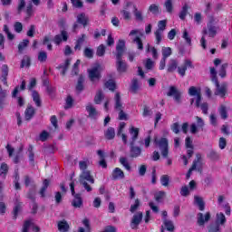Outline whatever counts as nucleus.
<instances>
[{
	"label": "nucleus",
	"mask_w": 232,
	"mask_h": 232,
	"mask_svg": "<svg viewBox=\"0 0 232 232\" xmlns=\"http://www.w3.org/2000/svg\"><path fill=\"white\" fill-rule=\"evenodd\" d=\"M125 50L126 41L119 40L116 44V70L119 73H126L128 72V63L122 60Z\"/></svg>",
	"instance_id": "1"
},
{
	"label": "nucleus",
	"mask_w": 232,
	"mask_h": 232,
	"mask_svg": "<svg viewBox=\"0 0 232 232\" xmlns=\"http://www.w3.org/2000/svg\"><path fill=\"white\" fill-rule=\"evenodd\" d=\"M217 24V20L212 18L208 24V29H204L202 34L203 36L201 37L200 40V44L203 48V50H206L207 45H206V35H208V37H215L217 35V27L215 26Z\"/></svg>",
	"instance_id": "2"
},
{
	"label": "nucleus",
	"mask_w": 232,
	"mask_h": 232,
	"mask_svg": "<svg viewBox=\"0 0 232 232\" xmlns=\"http://www.w3.org/2000/svg\"><path fill=\"white\" fill-rule=\"evenodd\" d=\"M79 182L83 186L86 191L90 192L92 191V187L88 185V182H90V184H95V179H93V176H92L90 170H83L80 175Z\"/></svg>",
	"instance_id": "3"
},
{
	"label": "nucleus",
	"mask_w": 232,
	"mask_h": 232,
	"mask_svg": "<svg viewBox=\"0 0 232 232\" xmlns=\"http://www.w3.org/2000/svg\"><path fill=\"white\" fill-rule=\"evenodd\" d=\"M188 95L192 97L190 99V104L196 102L197 108H200V102L202 101V91L198 87L191 86L188 89Z\"/></svg>",
	"instance_id": "4"
},
{
	"label": "nucleus",
	"mask_w": 232,
	"mask_h": 232,
	"mask_svg": "<svg viewBox=\"0 0 232 232\" xmlns=\"http://www.w3.org/2000/svg\"><path fill=\"white\" fill-rule=\"evenodd\" d=\"M144 34H142V31L136 29L132 30L129 34V37H130L133 44L137 45L138 50H144V45L142 44V40L140 37H142Z\"/></svg>",
	"instance_id": "5"
},
{
	"label": "nucleus",
	"mask_w": 232,
	"mask_h": 232,
	"mask_svg": "<svg viewBox=\"0 0 232 232\" xmlns=\"http://www.w3.org/2000/svg\"><path fill=\"white\" fill-rule=\"evenodd\" d=\"M115 101V110L119 112V119L120 121H126L127 115L124 113V104H122V102L121 101V94L117 92L114 97Z\"/></svg>",
	"instance_id": "6"
},
{
	"label": "nucleus",
	"mask_w": 232,
	"mask_h": 232,
	"mask_svg": "<svg viewBox=\"0 0 232 232\" xmlns=\"http://www.w3.org/2000/svg\"><path fill=\"white\" fill-rule=\"evenodd\" d=\"M101 72H102V66L99 63H95L92 69L88 70L90 80L92 82L99 81L101 79Z\"/></svg>",
	"instance_id": "7"
},
{
	"label": "nucleus",
	"mask_w": 232,
	"mask_h": 232,
	"mask_svg": "<svg viewBox=\"0 0 232 232\" xmlns=\"http://www.w3.org/2000/svg\"><path fill=\"white\" fill-rule=\"evenodd\" d=\"M155 144L160 150V153L164 159L168 158V139L161 138L160 140L155 139Z\"/></svg>",
	"instance_id": "8"
},
{
	"label": "nucleus",
	"mask_w": 232,
	"mask_h": 232,
	"mask_svg": "<svg viewBox=\"0 0 232 232\" xmlns=\"http://www.w3.org/2000/svg\"><path fill=\"white\" fill-rule=\"evenodd\" d=\"M166 20H160L158 23V29L154 33L155 37H156V44H160V41H162V35L164 34V31L166 30V24H167Z\"/></svg>",
	"instance_id": "9"
},
{
	"label": "nucleus",
	"mask_w": 232,
	"mask_h": 232,
	"mask_svg": "<svg viewBox=\"0 0 232 232\" xmlns=\"http://www.w3.org/2000/svg\"><path fill=\"white\" fill-rule=\"evenodd\" d=\"M142 212H137L133 215L130 220V227L131 229H137L140 222H142Z\"/></svg>",
	"instance_id": "10"
},
{
	"label": "nucleus",
	"mask_w": 232,
	"mask_h": 232,
	"mask_svg": "<svg viewBox=\"0 0 232 232\" xmlns=\"http://www.w3.org/2000/svg\"><path fill=\"white\" fill-rule=\"evenodd\" d=\"M188 68H193V63H191V60L186 59L183 64L178 67V72L180 77H184L186 75V70H188Z\"/></svg>",
	"instance_id": "11"
},
{
	"label": "nucleus",
	"mask_w": 232,
	"mask_h": 232,
	"mask_svg": "<svg viewBox=\"0 0 232 232\" xmlns=\"http://www.w3.org/2000/svg\"><path fill=\"white\" fill-rule=\"evenodd\" d=\"M139 128H135L133 126H130L129 128V133H130V146H135V142L137 141V139H139Z\"/></svg>",
	"instance_id": "12"
},
{
	"label": "nucleus",
	"mask_w": 232,
	"mask_h": 232,
	"mask_svg": "<svg viewBox=\"0 0 232 232\" xmlns=\"http://www.w3.org/2000/svg\"><path fill=\"white\" fill-rule=\"evenodd\" d=\"M167 95L169 97H173L174 101L179 104L182 92H180V91H178L176 87L172 86V87H169V90Z\"/></svg>",
	"instance_id": "13"
},
{
	"label": "nucleus",
	"mask_w": 232,
	"mask_h": 232,
	"mask_svg": "<svg viewBox=\"0 0 232 232\" xmlns=\"http://www.w3.org/2000/svg\"><path fill=\"white\" fill-rule=\"evenodd\" d=\"M32 230L33 232H39V227L34 225L32 220H27L24 222L23 227V232H30Z\"/></svg>",
	"instance_id": "14"
},
{
	"label": "nucleus",
	"mask_w": 232,
	"mask_h": 232,
	"mask_svg": "<svg viewBox=\"0 0 232 232\" xmlns=\"http://www.w3.org/2000/svg\"><path fill=\"white\" fill-rule=\"evenodd\" d=\"M211 218V214L209 212H207L205 215L202 213L198 214V226H204L206 222H209V219Z\"/></svg>",
	"instance_id": "15"
},
{
	"label": "nucleus",
	"mask_w": 232,
	"mask_h": 232,
	"mask_svg": "<svg viewBox=\"0 0 232 232\" xmlns=\"http://www.w3.org/2000/svg\"><path fill=\"white\" fill-rule=\"evenodd\" d=\"M86 111L88 112L91 119H97V117H99V111H97V109H95L92 103L87 104Z\"/></svg>",
	"instance_id": "16"
},
{
	"label": "nucleus",
	"mask_w": 232,
	"mask_h": 232,
	"mask_svg": "<svg viewBox=\"0 0 232 232\" xmlns=\"http://www.w3.org/2000/svg\"><path fill=\"white\" fill-rule=\"evenodd\" d=\"M217 87L216 95H220V97H224L226 95V90L227 85L226 83L218 84V81L214 82Z\"/></svg>",
	"instance_id": "17"
},
{
	"label": "nucleus",
	"mask_w": 232,
	"mask_h": 232,
	"mask_svg": "<svg viewBox=\"0 0 232 232\" xmlns=\"http://www.w3.org/2000/svg\"><path fill=\"white\" fill-rule=\"evenodd\" d=\"M227 221V219H226V215H224V213L218 212L216 214V219H215L216 224H218L222 227L226 225Z\"/></svg>",
	"instance_id": "18"
},
{
	"label": "nucleus",
	"mask_w": 232,
	"mask_h": 232,
	"mask_svg": "<svg viewBox=\"0 0 232 232\" xmlns=\"http://www.w3.org/2000/svg\"><path fill=\"white\" fill-rule=\"evenodd\" d=\"M63 41H68V33L62 31L60 34L54 36L55 44H61Z\"/></svg>",
	"instance_id": "19"
},
{
	"label": "nucleus",
	"mask_w": 232,
	"mask_h": 232,
	"mask_svg": "<svg viewBox=\"0 0 232 232\" xmlns=\"http://www.w3.org/2000/svg\"><path fill=\"white\" fill-rule=\"evenodd\" d=\"M124 128H126V123L121 122L119 130H118V136L121 137V140H122L123 144H128V136L126 134L122 133V130H124Z\"/></svg>",
	"instance_id": "20"
},
{
	"label": "nucleus",
	"mask_w": 232,
	"mask_h": 232,
	"mask_svg": "<svg viewBox=\"0 0 232 232\" xmlns=\"http://www.w3.org/2000/svg\"><path fill=\"white\" fill-rule=\"evenodd\" d=\"M194 204L198 206L199 211H204V208H206V204L204 203V199L202 198H200L199 196H195Z\"/></svg>",
	"instance_id": "21"
},
{
	"label": "nucleus",
	"mask_w": 232,
	"mask_h": 232,
	"mask_svg": "<svg viewBox=\"0 0 232 232\" xmlns=\"http://www.w3.org/2000/svg\"><path fill=\"white\" fill-rule=\"evenodd\" d=\"M124 178V171H122V169H121L120 168H116L114 169V170L112 171V179L114 180H121V179Z\"/></svg>",
	"instance_id": "22"
},
{
	"label": "nucleus",
	"mask_w": 232,
	"mask_h": 232,
	"mask_svg": "<svg viewBox=\"0 0 232 232\" xmlns=\"http://www.w3.org/2000/svg\"><path fill=\"white\" fill-rule=\"evenodd\" d=\"M25 121H30L34 115H35V109L32 106H28L25 110Z\"/></svg>",
	"instance_id": "23"
},
{
	"label": "nucleus",
	"mask_w": 232,
	"mask_h": 232,
	"mask_svg": "<svg viewBox=\"0 0 232 232\" xmlns=\"http://www.w3.org/2000/svg\"><path fill=\"white\" fill-rule=\"evenodd\" d=\"M6 77H8V65L5 64L2 66V78L1 81L6 86Z\"/></svg>",
	"instance_id": "24"
},
{
	"label": "nucleus",
	"mask_w": 232,
	"mask_h": 232,
	"mask_svg": "<svg viewBox=\"0 0 232 232\" xmlns=\"http://www.w3.org/2000/svg\"><path fill=\"white\" fill-rule=\"evenodd\" d=\"M71 60L67 59L65 60L63 64H61L58 66V69H60L61 75H64L66 73V71L68 70V67L70 66Z\"/></svg>",
	"instance_id": "25"
},
{
	"label": "nucleus",
	"mask_w": 232,
	"mask_h": 232,
	"mask_svg": "<svg viewBox=\"0 0 232 232\" xmlns=\"http://www.w3.org/2000/svg\"><path fill=\"white\" fill-rule=\"evenodd\" d=\"M208 232H220V231H222V227L220 225H218V223L214 222L208 227Z\"/></svg>",
	"instance_id": "26"
},
{
	"label": "nucleus",
	"mask_w": 232,
	"mask_h": 232,
	"mask_svg": "<svg viewBox=\"0 0 232 232\" xmlns=\"http://www.w3.org/2000/svg\"><path fill=\"white\" fill-rule=\"evenodd\" d=\"M77 23H79L80 24H82L83 26H86L88 24V16H86L85 14H78Z\"/></svg>",
	"instance_id": "27"
},
{
	"label": "nucleus",
	"mask_w": 232,
	"mask_h": 232,
	"mask_svg": "<svg viewBox=\"0 0 232 232\" xmlns=\"http://www.w3.org/2000/svg\"><path fill=\"white\" fill-rule=\"evenodd\" d=\"M32 98L33 101L34 102V104H36V106L39 108L41 107V97L39 96V92L33 91L32 92Z\"/></svg>",
	"instance_id": "28"
},
{
	"label": "nucleus",
	"mask_w": 232,
	"mask_h": 232,
	"mask_svg": "<svg viewBox=\"0 0 232 232\" xmlns=\"http://www.w3.org/2000/svg\"><path fill=\"white\" fill-rule=\"evenodd\" d=\"M72 206L73 208H81V206H82V198H81V195L77 194L74 196Z\"/></svg>",
	"instance_id": "29"
},
{
	"label": "nucleus",
	"mask_w": 232,
	"mask_h": 232,
	"mask_svg": "<svg viewBox=\"0 0 232 232\" xmlns=\"http://www.w3.org/2000/svg\"><path fill=\"white\" fill-rule=\"evenodd\" d=\"M141 153L140 148L135 147L134 145L130 146V157L137 158L140 157Z\"/></svg>",
	"instance_id": "30"
},
{
	"label": "nucleus",
	"mask_w": 232,
	"mask_h": 232,
	"mask_svg": "<svg viewBox=\"0 0 232 232\" xmlns=\"http://www.w3.org/2000/svg\"><path fill=\"white\" fill-rule=\"evenodd\" d=\"M58 229L60 232H66L70 229V225L66 221H60L58 223Z\"/></svg>",
	"instance_id": "31"
},
{
	"label": "nucleus",
	"mask_w": 232,
	"mask_h": 232,
	"mask_svg": "<svg viewBox=\"0 0 232 232\" xmlns=\"http://www.w3.org/2000/svg\"><path fill=\"white\" fill-rule=\"evenodd\" d=\"M177 66H179V63L176 62V60H169L168 64V72H175L177 70Z\"/></svg>",
	"instance_id": "32"
},
{
	"label": "nucleus",
	"mask_w": 232,
	"mask_h": 232,
	"mask_svg": "<svg viewBox=\"0 0 232 232\" xmlns=\"http://www.w3.org/2000/svg\"><path fill=\"white\" fill-rule=\"evenodd\" d=\"M105 137L108 139V140H111L112 139H115V129L114 128H109L105 131Z\"/></svg>",
	"instance_id": "33"
},
{
	"label": "nucleus",
	"mask_w": 232,
	"mask_h": 232,
	"mask_svg": "<svg viewBox=\"0 0 232 232\" xmlns=\"http://www.w3.org/2000/svg\"><path fill=\"white\" fill-rule=\"evenodd\" d=\"M163 223L167 231H170V232L175 231V226L173 225V221L169 219H164Z\"/></svg>",
	"instance_id": "34"
},
{
	"label": "nucleus",
	"mask_w": 232,
	"mask_h": 232,
	"mask_svg": "<svg viewBox=\"0 0 232 232\" xmlns=\"http://www.w3.org/2000/svg\"><path fill=\"white\" fill-rule=\"evenodd\" d=\"M218 113H219L221 119H223L224 121H226V119H227V109L226 108V106L221 105L218 109Z\"/></svg>",
	"instance_id": "35"
},
{
	"label": "nucleus",
	"mask_w": 232,
	"mask_h": 232,
	"mask_svg": "<svg viewBox=\"0 0 232 232\" xmlns=\"http://www.w3.org/2000/svg\"><path fill=\"white\" fill-rule=\"evenodd\" d=\"M182 39H184L185 43L188 44V46H191V36L186 29L183 30Z\"/></svg>",
	"instance_id": "36"
},
{
	"label": "nucleus",
	"mask_w": 232,
	"mask_h": 232,
	"mask_svg": "<svg viewBox=\"0 0 232 232\" xmlns=\"http://www.w3.org/2000/svg\"><path fill=\"white\" fill-rule=\"evenodd\" d=\"M8 173V165L6 163H2L0 166V177H6V174Z\"/></svg>",
	"instance_id": "37"
},
{
	"label": "nucleus",
	"mask_w": 232,
	"mask_h": 232,
	"mask_svg": "<svg viewBox=\"0 0 232 232\" xmlns=\"http://www.w3.org/2000/svg\"><path fill=\"white\" fill-rule=\"evenodd\" d=\"M102 99H104V94L102 93V91H98L94 97L95 104H101V102H102Z\"/></svg>",
	"instance_id": "38"
},
{
	"label": "nucleus",
	"mask_w": 232,
	"mask_h": 232,
	"mask_svg": "<svg viewBox=\"0 0 232 232\" xmlns=\"http://www.w3.org/2000/svg\"><path fill=\"white\" fill-rule=\"evenodd\" d=\"M120 163L122 164L123 168L127 169V171H131V166L126 158H120Z\"/></svg>",
	"instance_id": "39"
},
{
	"label": "nucleus",
	"mask_w": 232,
	"mask_h": 232,
	"mask_svg": "<svg viewBox=\"0 0 232 232\" xmlns=\"http://www.w3.org/2000/svg\"><path fill=\"white\" fill-rule=\"evenodd\" d=\"M161 53L163 55V59H167L172 53L171 47H162Z\"/></svg>",
	"instance_id": "40"
},
{
	"label": "nucleus",
	"mask_w": 232,
	"mask_h": 232,
	"mask_svg": "<svg viewBox=\"0 0 232 232\" xmlns=\"http://www.w3.org/2000/svg\"><path fill=\"white\" fill-rule=\"evenodd\" d=\"M70 108H73V98H72V96H67L65 99L64 109L70 110Z\"/></svg>",
	"instance_id": "41"
},
{
	"label": "nucleus",
	"mask_w": 232,
	"mask_h": 232,
	"mask_svg": "<svg viewBox=\"0 0 232 232\" xmlns=\"http://www.w3.org/2000/svg\"><path fill=\"white\" fill-rule=\"evenodd\" d=\"M164 7L169 14L173 12V2L171 0H165Z\"/></svg>",
	"instance_id": "42"
},
{
	"label": "nucleus",
	"mask_w": 232,
	"mask_h": 232,
	"mask_svg": "<svg viewBox=\"0 0 232 232\" xmlns=\"http://www.w3.org/2000/svg\"><path fill=\"white\" fill-rule=\"evenodd\" d=\"M134 16L137 21H144V16H142V11L137 9V6H134Z\"/></svg>",
	"instance_id": "43"
},
{
	"label": "nucleus",
	"mask_w": 232,
	"mask_h": 232,
	"mask_svg": "<svg viewBox=\"0 0 232 232\" xmlns=\"http://www.w3.org/2000/svg\"><path fill=\"white\" fill-rule=\"evenodd\" d=\"M48 59V53L44 51H41L38 53V61L40 63H46V60Z\"/></svg>",
	"instance_id": "44"
},
{
	"label": "nucleus",
	"mask_w": 232,
	"mask_h": 232,
	"mask_svg": "<svg viewBox=\"0 0 232 232\" xmlns=\"http://www.w3.org/2000/svg\"><path fill=\"white\" fill-rule=\"evenodd\" d=\"M48 186H50V181L48 179H44L42 189L40 190L41 197H44V193L46 192V189H48Z\"/></svg>",
	"instance_id": "45"
},
{
	"label": "nucleus",
	"mask_w": 232,
	"mask_h": 232,
	"mask_svg": "<svg viewBox=\"0 0 232 232\" xmlns=\"http://www.w3.org/2000/svg\"><path fill=\"white\" fill-rule=\"evenodd\" d=\"M208 157H209L211 160H218V159H220V154L216 150H210Z\"/></svg>",
	"instance_id": "46"
},
{
	"label": "nucleus",
	"mask_w": 232,
	"mask_h": 232,
	"mask_svg": "<svg viewBox=\"0 0 232 232\" xmlns=\"http://www.w3.org/2000/svg\"><path fill=\"white\" fill-rule=\"evenodd\" d=\"M104 53H106V46H104V44H101L97 48L96 55H98V57H102Z\"/></svg>",
	"instance_id": "47"
},
{
	"label": "nucleus",
	"mask_w": 232,
	"mask_h": 232,
	"mask_svg": "<svg viewBox=\"0 0 232 232\" xmlns=\"http://www.w3.org/2000/svg\"><path fill=\"white\" fill-rule=\"evenodd\" d=\"M121 14L125 21H130L131 19V13L130 10L125 8L121 12Z\"/></svg>",
	"instance_id": "48"
},
{
	"label": "nucleus",
	"mask_w": 232,
	"mask_h": 232,
	"mask_svg": "<svg viewBox=\"0 0 232 232\" xmlns=\"http://www.w3.org/2000/svg\"><path fill=\"white\" fill-rule=\"evenodd\" d=\"M139 88H140V83H139V80H132V83L130 86L131 92L135 93L139 90Z\"/></svg>",
	"instance_id": "49"
},
{
	"label": "nucleus",
	"mask_w": 232,
	"mask_h": 232,
	"mask_svg": "<svg viewBox=\"0 0 232 232\" xmlns=\"http://www.w3.org/2000/svg\"><path fill=\"white\" fill-rule=\"evenodd\" d=\"M148 12H150V14H154L156 15L159 14V5L157 4H151L149 6Z\"/></svg>",
	"instance_id": "50"
},
{
	"label": "nucleus",
	"mask_w": 232,
	"mask_h": 232,
	"mask_svg": "<svg viewBox=\"0 0 232 232\" xmlns=\"http://www.w3.org/2000/svg\"><path fill=\"white\" fill-rule=\"evenodd\" d=\"M160 182H161V185L164 186L165 188L169 186V176L168 175L161 176Z\"/></svg>",
	"instance_id": "51"
},
{
	"label": "nucleus",
	"mask_w": 232,
	"mask_h": 232,
	"mask_svg": "<svg viewBox=\"0 0 232 232\" xmlns=\"http://www.w3.org/2000/svg\"><path fill=\"white\" fill-rule=\"evenodd\" d=\"M147 52H151L153 59H159V53L155 47H151L148 44Z\"/></svg>",
	"instance_id": "52"
},
{
	"label": "nucleus",
	"mask_w": 232,
	"mask_h": 232,
	"mask_svg": "<svg viewBox=\"0 0 232 232\" xmlns=\"http://www.w3.org/2000/svg\"><path fill=\"white\" fill-rule=\"evenodd\" d=\"M105 88H108L109 90H111V92H113V90H115L116 85H115V82L113 80H109L106 83H105Z\"/></svg>",
	"instance_id": "53"
},
{
	"label": "nucleus",
	"mask_w": 232,
	"mask_h": 232,
	"mask_svg": "<svg viewBox=\"0 0 232 232\" xmlns=\"http://www.w3.org/2000/svg\"><path fill=\"white\" fill-rule=\"evenodd\" d=\"M190 191L191 190L189 189V188H188V186H183L180 189V195L181 197H188Z\"/></svg>",
	"instance_id": "54"
},
{
	"label": "nucleus",
	"mask_w": 232,
	"mask_h": 232,
	"mask_svg": "<svg viewBox=\"0 0 232 232\" xmlns=\"http://www.w3.org/2000/svg\"><path fill=\"white\" fill-rule=\"evenodd\" d=\"M30 44V41L28 40H24L22 43L19 44L18 45V52H23L26 46Z\"/></svg>",
	"instance_id": "55"
},
{
	"label": "nucleus",
	"mask_w": 232,
	"mask_h": 232,
	"mask_svg": "<svg viewBox=\"0 0 232 232\" xmlns=\"http://www.w3.org/2000/svg\"><path fill=\"white\" fill-rule=\"evenodd\" d=\"M186 15H188V6L184 5L179 13V19L184 21V19H186Z\"/></svg>",
	"instance_id": "56"
},
{
	"label": "nucleus",
	"mask_w": 232,
	"mask_h": 232,
	"mask_svg": "<svg viewBox=\"0 0 232 232\" xmlns=\"http://www.w3.org/2000/svg\"><path fill=\"white\" fill-rule=\"evenodd\" d=\"M30 66V57L24 56L22 60L21 68Z\"/></svg>",
	"instance_id": "57"
},
{
	"label": "nucleus",
	"mask_w": 232,
	"mask_h": 232,
	"mask_svg": "<svg viewBox=\"0 0 232 232\" xmlns=\"http://www.w3.org/2000/svg\"><path fill=\"white\" fill-rule=\"evenodd\" d=\"M154 197H155L156 202H160L162 198L166 197V192H164V191L157 192Z\"/></svg>",
	"instance_id": "58"
},
{
	"label": "nucleus",
	"mask_w": 232,
	"mask_h": 232,
	"mask_svg": "<svg viewBox=\"0 0 232 232\" xmlns=\"http://www.w3.org/2000/svg\"><path fill=\"white\" fill-rule=\"evenodd\" d=\"M227 69V63H223L219 70V75L224 79L226 77V70Z\"/></svg>",
	"instance_id": "59"
},
{
	"label": "nucleus",
	"mask_w": 232,
	"mask_h": 232,
	"mask_svg": "<svg viewBox=\"0 0 232 232\" xmlns=\"http://www.w3.org/2000/svg\"><path fill=\"white\" fill-rule=\"evenodd\" d=\"M209 119H210V124H212V126H218V119L217 118V115L210 114Z\"/></svg>",
	"instance_id": "60"
},
{
	"label": "nucleus",
	"mask_w": 232,
	"mask_h": 232,
	"mask_svg": "<svg viewBox=\"0 0 232 232\" xmlns=\"http://www.w3.org/2000/svg\"><path fill=\"white\" fill-rule=\"evenodd\" d=\"M210 75L212 82H217V69H215L214 67L210 68Z\"/></svg>",
	"instance_id": "61"
},
{
	"label": "nucleus",
	"mask_w": 232,
	"mask_h": 232,
	"mask_svg": "<svg viewBox=\"0 0 232 232\" xmlns=\"http://www.w3.org/2000/svg\"><path fill=\"white\" fill-rule=\"evenodd\" d=\"M155 66V62H153L151 59H147L145 67L147 70H151Z\"/></svg>",
	"instance_id": "62"
},
{
	"label": "nucleus",
	"mask_w": 232,
	"mask_h": 232,
	"mask_svg": "<svg viewBox=\"0 0 232 232\" xmlns=\"http://www.w3.org/2000/svg\"><path fill=\"white\" fill-rule=\"evenodd\" d=\"M14 189H21V185L19 184V174L15 173L14 175Z\"/></svg>",
	"instance_id": "63"
},
{
	"label": "nucleus",
	"mask_w": 232,
	"mask_h": 232,
	"mask_svg": "<svg viewBox=\"0 0 232 232\" xmlns=\"http://www.w3.org/2000/svg\"><path fill=\"white\" fill-rule=\"evenodd\" d=\"M84 55L85 57H88V59H92V57H93V50L91 48H85Z\"/></svg>",
	"instance_id": "64"
}]
</instances>
